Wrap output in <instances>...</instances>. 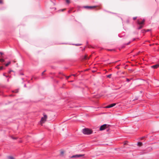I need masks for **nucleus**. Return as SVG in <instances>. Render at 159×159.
Returning a JSON list of instances; mask_svg holds the SVG:
<instances>
[{"label":"nucleus","mask_w":159,"mask_h":159,"mask_svg":"<svg viewBox=\"0 0 159 159\" xmlns=\"http://www.w3.org/2000/svg\"><path fill=\"white\" fill-rule=\"evenodd\" d=\"M96 7L95 6H86L85 7V8L90 9H92L93 8H94L95 7Z\"/></svg>","instance_id":"nucleus-8"},{"label":"nucleus","mask_w":159,"mask_h":159,"mask_svg":"<svg viewBox=\"0 0 159 159\" xmlns=\"http://www.w3.org/2000/svg\"><path fill=\"white\" fill-rule=\"evenodd\" d=\"M73 75V76H76V75H75V74H73V75Z\"/></svg>","instance_id":"nucleus-26"},{"label":"nucleus","mask_w":159,"mask_h":159,"mask_svg":"<svg viewBox=\"0 0 159 159\" xmlns=\"http://www.w3.org/2000/svg\"><path fill=\"white\" fill-rule=\"evenodd\" d=\"M116 105V103H113L108 105V106L106 107V108H109L115 106Z\"/></svg>","instance_id":"nucleus-6"},{"label":"nucleus","mask_w":159,"mask_h":159,"mask_svg":"<svg viewBox=\"0 0 159 159\" xmlns=\"http://www.w3.org/2000/svg\"><path fill=\"white\" fill-rule=\"evenodd\" d=\"M159 67V64H157L153 65L151 66V67L154 69H156Z\"/></svg>","instance_id":"nucleus-7"},{"label":"nucleus","mask_w":159,"mask_h":159,"mask_svg":"<svg viewBox=\"0 0 159 159\" xmlns=\"http://www.w3.org/2000/svg\"><path fill=\"white\" fill-rule=\"evenodd\" d=\"M66 2L67 3H70V0H66Z\"/></svg>","instance_id":"nucleus-15"},{"label":"nucleus","mask_w":159,"mask_h":159,"mask_svg":"<svg viewBox=\"0 0 159 159\" xmlns=\"http://www.w3.org/2000/svg\"><path fill=\"white\" fill-rule=\"evenodd\" d=\"M65 10V9H63L62 10V11H64Z\"/></svg>","instance_id":"nucleus-29"},{"label":"nucleus","mask_w":159,"mask_h":159,"mask_svg":"<svg viewBox=\"0 0 159 159\" xmlns=\"http://www.w3.org/2000/svg\"><path fill=\"white\" fill-rule=\"evenodd\" d=\"M116 68L117 69H119V68H118V66H117L116 67Z\"/></svg>","instance_id":"nucleus-27"},{"label":"nucleus","mask_w":159,"mask_h":159,"mask_svg":"<svg viewBox=\"0 0 159 159\" xmlns=\"http://www.w3.org/2000/svg\"><path fill=\"white\" fill-rule=\"evenodd\" d=\"M149 31V30H147V31Z\"/></svg>","instance_id":"nucleus-31"},{"label":"nucleus","mask_w":159,"mask_h":159,"mask_svg":"<svg viewBox=\"0 0 159 159\" xmlns=\"http://www.w3.org/2000/svg\"><path fill=\"white\" fill-rule=\"evenodd\" d=\"M142 145V143L141 142H139L138 143V145L139 146H141Z\"/></svg>","instance_id":"nucleus-9"},{"label":"nucleus","mask_w":159,"mask_h":159,"mask_svg":"<svg viewBox=\"0 0 159 159\" xmlns=\"http://www.w3.org/2000/svg\"><path fill=\"white\" fill-rule=\"evenodd\" d=\"M136 17H134L133 19L134 20H135L136 19Z\"/></svg>","instance_id":"nucleus-28"},{"label":"nucleus","mask_w":159,"mask_h":159,"mask_svg":"<svg viewBox=\"0 0 159 159\" xmlns=\"http://www.w3.org/2000/svg\"><path fill=\"white\" fill-rule=\"evenodd\" d=\"M45 71H46L45 70H44L43 72H45Z\"/></svg>","instance_id":"nucleus-33"},{"label":"nucleus","mask_w":159,"mask_h":159,"mask_svg":"<svg viewBox=\"0 0 159 159\" xmlns=\"http://www.w3.org/2000/svg\"><path fill=\"white\" fill-rule=\"evenodd\" d=\"M139 26L138 28L139 30L140 29L143 27V25H139Z\"/></svg>","instance_id":"nucleus-10"},{"label":"nucleus","mask_w":159,"mask_h":159,"mask_svg":"<svg viewBox=\"0 0 159 159\" xmlns=\"http://www.w3.org/2000/svg\"><path fill=\"white\" fill-rule=\"evenodd\" d=\"M5 61V60L3 59H0V61L1 62H3Z\"/></svg>","instance_id":"nucleus-14"},{"label":"nucleus","mask_w":159,"mask_h":159,"mask_svg":"<svg viewBox=\"0 0 159 159\" xmlns=\"http://www.w3.org/2000/svg\"><path fill=\"white\" fill-rule=\"evenodd\" d=\"M73 81H69V82H72Z\"/></svg>","instance_id":"nucleus-30"},{"label":"nucleus","mask_w":159,"mask_h":159,"mask_svg":"<svg viewBox=\"0 0 159 159\" xmlns=\"http://www.w3.org/2000/svg\"><path fill=\"white\" fill-rule=\"evenodd\" d=\"M126 80L127 82H129L130 80L129 79H126Z\"/></svg>","instance_id":"nucleus-21"},{"label":"nucleus","mask_w":159,"mask_h":159,"mask_svg":"<svg viewBox=\"0 0 159 159\" xmlns=\"http://www.w3.org/2000/svg\"><path fill=\"white\" fill-rule=\"evenodd\" d=\"M145 21L144 19H143L141 21L140 20H138V23L139 25H144Z\"/></svg>","instance_id":"nucleus-5"},{"label":"nucleus","mask_w":159,"mask_h":159,"mask_svg":"<svg viewBox=\"0 0 159 159\" xmlns=\"http://www.w3.org/2000/svg\"><path fill=\"white\" fill-rule=\"evenodd\" d=\"M43 115V116L41 118L40 123L42 125L46 121L47 118V116L44 113Z\"/></svg>","instance_id":"nucleus-2"},{"label":"nucleus","mask_w":159,"mask_h":159,"mask_svg":"<svg viewBox=\"0 0 159 159\" xmlns=\"http://www.w3.org/2000/svg\"><path fill=\"white\" fill-rule=\"evenodd\" d=\"M11 138L12 139H17L16 138L14 137H13V136H11Z\"/></svg>","instance_id":"nucleus-17"},{"label":"nucleus","mask_w":159,"mask_h":159,"mask_svg":"<svg viewBox=\"0 0 159 159\" xmlns=\"http://www.w3.org/2000/svg\"><path fill=\"white\" fill-rule=\"evenodd\" d=\"M8 159H14L13 157L12 156H9L8 157Z\"/></svg>","instance_id":"nucleus-13"},{"label":"nucleus","mask_w":159,"mask_h":159,"mask_svg":"<svg viewBox=\"0 0 159 159\" xmlns=\"http://www.w3.org/2000/svg\"><path fill=\"white\" fill-rule=\"evenodd\" d=\"M0 53L1 55L3 54V53L2 52H0Z\"/></svg>","instance_id":"nucleus-24"},{"label":"nucleus","mask_w":159,"mask_h":159,"mask_svg":"<svg viewBox=\"0 0 159 159\" xmlns=\"http://www.w3.org/2000/svg\"><path fill=\"white\" fill-rule=\"evenodd\" d=\"M71 76V75H70L69 76H66V78L67 79H68V78H69Z\"/></svg>","instance_id":"nucleus-18"},{"label":"nucleus","mask_w":159,"mask_h":159,"mask_svg":"<svg viewBox=\"0 0 159 159\" xmlns=\"http://www.w3.org/2000/svg\"><path fill=\"white\" fill-rule=\"evenodd\" d=\"M84 154H77L73 155L70 157L71 158H77L80 157H83L84 156Z\"/></svg>","instance_id":"nucleus-4"},{"label":"nucleus","mask_w":159,"mask_h":159,"mask_svg":"<svg viewBox=\"0 0 159 159\" xmlns=\"http://www.w3.org/2000/svg\"><path fill=\"white\" fill-rule=\"evenodd\" d=\"M18 90H16V91H15V93H18Z\"/></svg>","instance_id":"nucleus-23"},{"label":"nucleus","mask_w":159,"mask_h":159,"mask_svg":"<svg viewBox=\"0 0 159 159\" xmlns=\"http://www.w3.org/2000/svg\"><path fill=\"white\" fill-rule=\"evenodd\" d=\"M92 130L88 128H85L83 129V133L85 134H90L92 133Z\"/></svg>","instance_id":"nucleus-1"},{"label":"nucleus","mask_w":159,"mask_h":159,"mask_svg":"<svg viewBox=\"0 0 159 159\" xmlns=\"http://www.w3.org/2000/svg\"><path fill=\"white\" fill-rule=\"evenodd\" d=\"M111 74H110L109 75H108L107 76V77L109 78H111Z\"/></svg>","instance_id":"nucleus-16"},{"label":"nucleus","mask_w":159,"mask_h":159,"mask_svg":"<svg viewBox=\"0 0 159 159\" xmlns=\"http://www.w3.org/2000/svg\"><path fill=\"white\" fill-rule=\"evenodd\" d=\"M84 59H87V55H86L84 57Z\"/></svg>","instance_id":"nucleus-22"},{"label":"nucleus","mask_w":159,"mask_h":159,"mask_svg":"<svg viewBox=\"0 0 159 159\" xmlns=\"http://www.w3.org/2000/svg\"><path fill=\"white\" fill-rule=\"evenodd\" d=\"M64 153V151H61V156H63V154Z\"/></svg>","instance_id":"nucleus-11"},{"label":"nucleus","mask_w":159,"mask_h":159,"mask_svg":"<svg viewBox=\"0 0 159 159\" xmlns=\"http://www.w3.org/2000/svg\"><path fill=\"white\" fill-rule=\"evenodd\" d=\"M3 2L2 0H0V4H2Z\"/></svg>","instance_id":"nucleus-20"},{"label":"nucleus","mask_w":159,"mask_h":159,"mask_svg":"<svg viewBox=\"0 0 159 159\" xmlns=\"http://www.w3.org/2000/svg\"><path fill=\"white\" fill-rule=\"evenodd\" d=\"M11 63V62L9 61L8 63L5 64V66H8Z\"/></svg>","instance_id":"nucleus-12"},{"label":"nucleus","mask_w":159,"mask_h":159,"mask_svg":"<svg viewBox=\"0 0 159 159\" xmlns=\"http://www.w3.org/2000/svg\"><path fill=\"white\" fill-rule=\"evenodd\" d=\"M44 72H43L42 73V75H44Z\"/></svg>","instance_id":"nucleus-25"},{"label":"nucleus","mask_w":159,"mask_h":159,"mask_svg":"<svg viewBox=\"0 0 159 159\" xmlns=\"http://www.w3.org/2000/svg\"><path fill=\"white\" fill-rule=\"evenodd\" d=\"M126 144V143H124V145H125V144Z\"/></svg>","instance_id":"nucleus-32"},{"label":"nucleus","mask_w":159,"mask_h":159,"mask_svg":"<svg viewBox=\"0 0 159 159\" xmlns=\"http://www.w3.org/2000/svg\"><path fill=\"white\" fill-rule=\"evenodd\" d=\"M3 68V66H0V70H2Z\"/></svg>","instance_id":"nucleus-19"},{"label":"nucleus","mask_w":159,"mask_h":159,"mask_svg":"<svg viewBox=\"0 0 159 159\" xmlns=\"http://www.w3.org/2000/svg\"><path fill=\"white\" fill-rule=\"evenodd\" d=\"M108 125L107 124H104L100 126V130L101 131L103 130L108 127Z\"/></svg>","instance_id":"nucleus-3"}]
</instances>
